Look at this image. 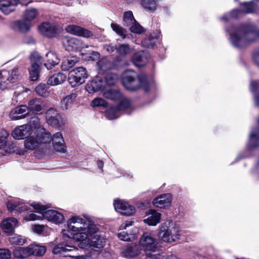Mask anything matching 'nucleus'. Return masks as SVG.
Listing matches in <instances>:
<instances>
[{"label": "nucleus", "mask_w": 259, "mask_h": 259, "mask_svg": "<svg viewBox=\"0 0 259 259\" xmlns=\"http://www.w3.org/2000/svg\"><path fill=\"white\" fill-rule=\"evenodd\" d=\"M49 124L56 127H60L63 124V118L58 113L56 115V117H55L53 120H52V122H50Z\"/></svg>", "instance_id": "nucleus-55"}, {"label": "nucleus", "mask_w": 259, "mask_h": 259, "mask_svg": "<svg viewBox=\"0 0 259 259\" xmlns=\"http://www.w3.org/2000/svg\"><path fill=\"white\" fill-rule=\"evenodd\" d=\"M18 222L15 218H8L2 223V227L4 232L7 233H12L14 229L18 226Z\"/></svg>", "instance_id": "nucleus-27"}, {"label": "nucleus", "mask_w": 259, "mask_h": 259, "mask_svg": "<svg viewBox=\"0 0 259 259\" xmlns=\"http://www.w3.org/2000/svg\"><path fill=\"white\" fill-rule=\"evenodd\" d=\"M13 255L15 257L18 258H24L30 256V252L28 246L26 247H18L13 251Z\"/></svg>", "instance_id": "nucleus-38"}, {"label": "nucleus", "mask_w": 259, "mask_h": 259, "mask_svg": "<svg viewBox=\"0 0 259 259\" xmlns=\"http://www.w3.org/2000/svg\"><path fill=\"white\" fill-rule=\"evenodd\" d=\"M104 97L111 100H116L121 98V93L118 90L110 89L105 91L103 94Z\"/></svg>", "instance_id": "nucleus-39"}, {"label": "nucleus", "mask_w": 259, "mask_h": 259, "mask_svg": "<svg viewBox=\"0 0 259 259\" xmlns=\"http://www.w3.org/2000/svg\"><path fill=\"white\" fill-rule=\"evenodd\" d=\"M90 242L88 244L86 245L84 247L88 245H90L93 249H100L103 247L106 243V238L101 235L98 234L95 235L91 239H90Z\"/></svg>", "instance_id": "nucleus-28"}, {"label": "nucleus", "mask_w": 259, "mask_h": 259, "mask_svg": "<svg viewBox=\"0 0 259 259\" xmlns=\"http://www.w3.org/2000/svg\"><path fill=\"white\" fill-rule=\"evenodd\" d=\"M253 59L255 63L259 66V48L254 51Z\"/></svg>", "instance_id": "nucleus-62"}, {"label": "nucleus", "mask_w": 259, "mask_h": 259, "mask_svg": "<svg viewBox=\"0 0 259 259\" xmlns=\"http://www.w3.org/2000/svg\"><path fill=\"white\" fill-rule=\"evenodd\" d=\"M28 247L30 252V256L31 255L42 256L46 251V248L44 246H40L36 244H30L28 246Z\"/></svg>", "instance_id": "nucleus-37"}, {"label": "nucleus", "mask_w": 259, "mask_h": 259, "mask_svg": "<svg viewBox=\"0 0 259 259\" xmlns=\"http://www.w3.org/2000/svg\"><path fill=\"white\" fill-rule=\"evenodd\" d=\"M118 79V76L115 73H108L105 77V81L109 85H113Z\"/></svg>", "instance_id": "nucleus-47"}, {"label": "nucleus", "mask_w": 259, "mask_h": 259, "mask_svg": "<svg viewBox=\"0 0 259 259\" xmlns=\"http://www.w3.org/2000/svg\"><path fill=\"white\" fill-rule=\"evenodd\" d=\"M119 110L117 107H112L106 111L105 115L108 119H116L119 116Z\"/></svg>", "instance_id": "nucleus-44"}, {"label": "nucleus", "mask_w": 259, "mask_h": 259, "mask_svg": "<svg viewBox=\"0 0 259 259\" xmlns=\"http://www.w3.org/2000/svg\"><path fill=\"white\" fill-rule=\"evenodd\" d=\"M113 204L115 209L123 215L130 216L135 212V207L123 200H115Z\"/></svg>", "instance_id": "nucleus-14"}, {"label": "nucleus", "mask_w": 259, "mask_h": 259, "mask_svg": "<svg viewBox=\"0 0 259 259\" xmlns=\"http://www.w3.org/2000/svg\"><path fill=\"white\" fill-rule=\"evenodd\" d=\"M31 23L25 20L17 21L15 23V27L22 32H27L31 27Z\"/></svg>", "instance_id": "nucleus-41"}, {"label": "nucleus", "mask_w": 259, "mask_h": 259, "mask_svg": "<svg viewBox=\"0 0 259 259\" xmlns=\"http://www.w3.org/2000/svg\"><path fill=\"white\" fill-rule=\"evenodd\" d=\"M78 62L76 56H70L64 59L61 64V69L63 71H68Z\"/></svg>", "instance_id": "nucleus-35"}, {"label": "nucleus", "mask_w": 259, "mask_h": 259, "mask_svg": "<svg viewBox=\"0 0 259 259\" xmlns=\"http://www.w3.org/2000/svg\"><path fill=\"white\" fill-rule=\"evenodd\" d=\"M259 88V81H251L250 90L252 92H255Z\"/></svg>", "instance_id": "nucleus-59"}, {"label": "nucleus", "mask_w": 259, "mask_h": 259, "mask_svg": "<svg viewBox=\"0 0 259 259\" xmlns=\"http://www.w3.org/2000/svg\"><path fill=\"white\" fill-rule=\"evenodd\" d=\"M28 113L27 106L23 105L13 109L10 113V117L12 120H19L25 118Z\"/></svg>", "instance_id": "nucleus-22"}, {"label": "nucleus", "mask_w": 259, "mask_h": 259, "mask_svg": "<svg viewBox=\"0 0 259 259\" xmlns=\"http://www.w3.org/2000/svg\"><path fill=\"white\" fill-rule=\"evenodd\" d=\"M36 93L41 96L46 97L48 96V87L45 84H39L35 88Z\"/></svg>", "instance_id": "nucleus-51"}, {"label": "nucleus", "mask_w": 259, "mask_h": 259, "mask_svg": "<svg viewBox=\"0 0 259 259\" xmlns=\"http://www.w3.org/2000/svg\"><path fill=\"white\" fill-rule=\"evenodd\" d=\"M131 103L127 99H124L122 100L119 105L117 107L119 111L126 109L130 107Z\"/></svg>", "instance_id": "nucleus-57"}, {"label": "nucleus", "mask_w": 259, "mask_h": 259, "mask_svg": "<svg viewBox=\"0 0 259 259\" xmlns=\"http://www.w3.org/2000/svg\"><path fill=\"white\" fill-rule=\"evenodd\" d=\"M111 26L112 29L119 35L123 37H125L126 32L121 26L114 23H112Z\"/></svg>", "instance_id": "nucleus-54"}, {"label": "nucleus", "mask_w": 259, "mask_h": 259, "mask_svg": "<svg viewBox=\"0 0 259 259\" xmlns=\"http://www.w3.org/2000/svg\"><path fill=\"white\" fill-rule=\"evenodd\" d=\"M98 65L103 71H106L112 67L111 62L106 58L100 60L98 62Z\"/></svg>", "instance_id": "nucleus-46"}, {"label": "nucleus", "mask_w": 259, "mask_h": 259, "mask_svg": "<svg viewBox=\"0 0 259 259\" xmlns=\"http://www.w3.org/2000/svg\"><path fill=\"white\" fill-rule=\"evenodd\" d=\"M76 97L77 95L73 93L66 96L61 101L60 108L63 110L71 108Z\"/></svg>", "instance_id": "nucleus-32"}, {"label": "nucleus", "mask_w": 259, "mask_h": 259, "mask_svg": "<svg viewBox=\"0 0 259 259\" xmlns=\"http://www.w3.org/2000/svg\"><path fill=\"white\" fill-rule=\"evenodd\" d=\"M20 73L18 67L14 68L11 71L8 72L6 70H2L0 72V79H5L7 78V80L14 82L17 81L19 77Z\"/></svg>", "instance_id": "nucleus-25"}, {"label": "nucleus", "mask_w": 259, "mask_h": 259, "mask_svg": "<svg viewBox=\"0 0 259 259\" xmlns=\"http://www.w3.org/2000/svg\"><path fill=\"white\" fill-rule=\"evenodd\" d=\"M9 241L12 244L23 245L25 242V239L20 235L14 234L9 237Z\"/></svg>", "instance_id": "nucleus-45"}, {"label": "nucleus", "mask_w": 259, "mask_h": 259, "mask_svg": "<svg viewBox=\"0 0 259 259\" xmlns=\"http://www.w3.org/2000/svg\"><path fill=\"white\" fill-rule=\"evenodd\" d=\"M180 232L179 226L175 222L168 221L160 226L158 235L163 241L173 242L179 239Z\"/></svg>", "instance_id": "nucleus-4"}, {"label": "nucleus", "mask_w": 259, "mask_h": 259, "mask_svg": "<svg viewBox=\"0 0 259 259\" xmlns=\"http://www.w3.org/2000/svg\"><path fill=\"white\" fill-rule=\"evenodd\" d=\"M62 44L66 50L68 51H80L83 48H88L80 39L74 37H65Z\"/></svg>", "instance_id": "nucleus-11"}, {"label": "nucleus", "mask_w": 259, "mask_h": 259, "mask_svg": "<svg viewBox=\"0 0 259 259\" xmlns=\"http://www.w3.org/2000/svg\"><path fill=\"white\" fill-rule=\"evenodd\" d=\"M41 33L48 37H53L57 33V28L55 24L44 23L39 27Z\"/></svg>", "instance_id": "nucleus-21"}, {"label": "nucleus", "mask_w": 259, "mask_h": 259, "mask_svg": "<svg viewBox=\"0 0 259 259\" xmlns=\"http://www.w3.org/2000/svg\"><path fill=\"white\" fill-rule=\"evenodd\" d=\"M66 76L63 73L58 72L50 75L48 79L49 85L54 86L63 83L66 80Z\"/></svg>", "instance_id": "nucleus-31"}, {"label": "nucleus", "mask_w": 259, "mask_h": 259, "mask_svg": "<svg viewBox=\"0 0 259 259\" xmlns=\"http://www.w3.org/2000/svg\"><path fill=\"white\" fill-rule=\"evenodd\" d=\"M30 122V121L29 122ZM36 131V128L32 126V124H24L16 127L12 133V137L15 139H23L30 136L33 130Z\"/></svg>", "instance_id": "nucleus-13"}, {"label": "nucleus", "mask_w": 259, "mask_h": 259, "mask_svg": "<svg viewBox=\"0 0 259 259\" xmlns=\"http://www.w3.org/2000/svg\"><path fill=\"white\" fill-rule=\"evenodd\" d=\"M39 213V215H36L33 213H28L25 216L24 220L27 221H32L43 219L42 213Z\"/></svg>", "instance_id": "nucleus-53"}, {"label": "nucleus", "mask_w": 259, "mask_h": 259, "mask_svg": "<svg viewBox=\"0 0 259 259\" xmlns=\"http://www.w3.org/2000/svg\"><path fill=\"white\" fill-rule=\"evenodd\" d=\"M77 248L65 243H59L54 246L53 252L54 254L63 257H74V252H77Z\"/></svg>", "instance_id": "nucleus-12"}, {"label": "nucleus", "mask_w": 259, "mask_h": 259, "mask_svg": "<svg viewBox=\"0 0 259 259\" xmlns=\"http://www.w3.org/2000/svg\"><path fill=\"white\" fill-rule=\"evenodd\" d=\"M100 57V54L97 52H92L91 54V56L89 57V60L95 61L99 59Z\"/></svg>", "instance_id": "nucleus-61"}, {"label": "nucleus", "mask_w": 259, "mask_h": 259, "mask_svg": "<svg viewBox=\"0 0 259 259\" xmlns=\"http://www.w3.org/2000/svg\"><path fill=\"white\" fill-rule=\"evenodd\" d=\"M65 30L70 34L84 37H89L93 35L92 32L89 30L75 25H68Z\"/></svg>", "instance_id": "nucleus-17"}, {"label": "nucleus", "mask_w": 259, "mask_h": 259, "mask_svg": "<svg viewBox=\"0 0 259 259\" xmlns=\"http://www.w3.org/2000/svg\"><path fill=\"white\" fill-rule=\"evenodd\" d=\"M30 123L36 128L34 133L37 134V139L39 141L40 145L50 142L52 140L51 134L42 127L40 120L37 117H32L30 119Z\"/></svg>", "instance_id": "nucleus-8"}, {"label": "nucleus", "mask_w": 259, "mask_h": 259, "mask_svg": "<svg viewBox=\"0 0 259 259\" xmlns=\"http://www.w3.org/2000/svg\"><path fill=\"white\" fill-rule=\"evenodd\" d=\"M116 51L120 55H125L130 53L132 52V49L128 44H121L116 48Z\"/></svg>", "instance_id": "nucleus-49"}, {"label": "nucleus", "mask_w": 259, "mask_h": 259, "mask_svg": "<svg viewBox=\"0 0 259 259\" xmlns=\"http://www.w3.org/2000/svg\"><path fill=\"white\" fill-rule=\"evenodd\" d=\"M16 0H0V10L5 15H8L15 10L17 5Z\"/></svg>", "instance_id": "nucleus-24"}, {"label": "nucleus", "mask_w": 259, "mask_h": 259, "mask_svg": "<svg viewBox=\"0 0 259 259\" xmlns=\"http://www.w3.org/2000/svg\"><path fill=\"white\" fill-rule=\"evenodd\" d=\"M9 133L7 131L2 130L0 131V149L5 148L7 143V138Z\"/></svg>", "instance_id": "nucleus-48"}, {"label": "nucleus", "mask_w": 259, "mask_h": 259, "mask_svg": "<svg viewBox=\"0 0 259 259\" xmlns=\"http://www.w3.org/2000/svg\"><path fill=\"white\" fill-rule=\"evenodd\" d=\"M241 12L238 10H233L229 14V16L232 18H237L240 16Z\"/></svg>", "instance_id": "nucleus-63"}, {"label": "nucleus", "mask_w": 259, "mask_h": 259, "mask_svg": "<svg viewBox=\"0 0 259 259\" xmlns=\"http://www.w3.org/2000/svg\"><path fill=\"white\" fill-rule=\"evenodd\" d=\"M140 252L139 245L133 243L123 246L121 251L122 255L128 258L136 257L140 254Z\"/></svg>", "instance_id": "nucleus-18"}, {"label": "nucleus", "mask_w": 259, "mask_h": 259, "mask_svg": "<svg viewBox=\"0 0 259 259\" xmlns=\"http://www.w3.org/2000/svg\"><path fill=\"white\" fill-rule=\"evenodd\" d=\"M241 11L243 13H251L255 12L257 9L256 5L253 2L244 3L241 5Z\"/></svg>", "instance_id": "nucleus-40"}, {"label": "nucleus", "mask_w": 259, "mask_h": 259, "mask_svg": "<svg viewBox=\"0 0 259 259\" xmlns=\"http://www.w3.org/2000/svg\"><path fill=\"white\" fill-rule=\"evenodd\" d=\"M158 40L157 35L153 32L147 35L142 41V46L147 48H153Z\"/></svg>", "instance_id": "nucleus-34"}, {"label": "nucleus", "mask_w": 259, "mask_h": 259, "mask_svg": "<svg viewBox=\"0 0 259 259\" xmlns=\"http://www.w3.org/2000/svg\"><path fill=\"white\" fill-rule=\"evenodd\" d=\"M58 113L57 111L53 108H51L48 110L46 113L47 123L49 124L50 122H52V120H53L55 117H56V115Z\"/></svg>", "instance_id": "nucleus-50"}, {"label": "nucleus", "mask_w": 259, "mask_h": 259, "mask_svg": "<svg viewBox=\"0 0 259 259\" xmlns=\"http://www.w3.org/2000/svg\"><path fill=\"white\" fill-rule=\"evenodd\" d=\"M31 67L29 68L30 77L31 80H36L39 76V65L42 62V58L39 53L34 52L30 56Z\"/></svg>", "instance_id": "nucleus-10"}, {"label": "nucleus", "mask_w": 259, "mask_h": 259, "mask_svg": "<svg viewBox=\"0 0 259 259\" xmlns=\"http://www.w3.org/2000/svg\"><path fill=\"white\" fill-rule=\"evenodd\" d=\"M67 226L68 230H64L62 231L64 240L68 241V239H71L80 242L79 246L81 248H84L89 243V236H92L98 231L95 224L78 216L70 218L67 222Z\"/></svg>", "instance_id": "nucleus-1"}, {"label": "nucleus", "mask_w": 259, "mask_h": 259, "mask_svg": "<svg viewBox=\"0 0 259 259\" xmlns=\"http://www.w3.org/2000/svg\"><path fill=\"white\" fill-rule=\"evenodd\" d=\"M104 88V81L99 77H96L93 79L86 86V90L92 93L98 92Z\"/></svg>", "instance_id": "nucleus-23"}, {"label": "nucleus", "mask_w": 259, "mask_h": 259, "mask_svg": "<svg viewBox=\"0 0 259 259\" xmlns=\"http://www.w3.org/2000/svg\"><path fill=\"white\" fill-rule=\"evenodd\" d=\"M38 138L31 137L24 141V146L26 149L33 150L38 148L40 146V143L38 140Z\"/></svg>", "instance_id": "nucleus-36"}, {"label": "nucleus", "mask_w": 259, "mask_h": 259, "mask_svg": "<svg viewBox=\"0 0 259 259\" xmlns=\"http://www.w3.org/2000/svg\"><path fill=\"white\" fill-rule=\"evenodd\" d=\"M171 200L172 197L170 194H163L154 198L152 203L156 207L165 208L170 205Z\"/></svg>", "instance_id": "nucleus-15"}, {"label": "nucleus", "mask_w": 259, "mask_h": 259, "mask_svg": "<svg viewBox=\"0 0 259 259\" xmlns=\"http://www.w3.org/2000/svg\"><path fill=\"white\" fill-rule=\"evenodd\" d=\"M136 21L131 11H127L124 13L123 15V24L125 26L128 27L130 28V26L134 23H135Z\"/></svg>", "instance_id": "nucleus-42"}, {"label": "nucleus", "mask_w": 259, "mask_h": 259, "mask_svg": "<svg viewBox=\"0 0 259 259\" xmlns=\"http://www.w3.org/2000/svg\"><path fill=\"white\" fill-rule=\"evenodd\" d=\"M92 105L94 107L102 106L107 107V103L103 99L98 98L94 99L92 101Z\"/></svg>", "instance_id": "nucleus-56"}, {"label": "nucleus", "mask_w": 259, "mask_h": 259, "mask_svg": "<svg viewBox=\"0 0 259 259\" xmlns=\"http://www.w3.org/2000/svg\"><path fill=\"white\" fill-rule=\"evenodd\" d=\"M46 57L47 58V61L44 64V65L48 70L52 69L60 62V60L57 55L53 52L50 51L48 52L46 54Z\"/></svg>", "instance_id": "nucleus-29"}, {"label": "nucleus", "mask_w": 259, "mask_h": 259, "mask_svg": "<svg viewBox=\"0 0 259 259\" xmlns=\"http://www.w3.org/2000/svg\"><path fill=\"white\" fill-rule=\"evenodd\" d=\"M104 48L109 53H112L115 49V46L112 45H107Z\"/></svg>", "instance_id": "nucleus-64"}, {"label": "nucleus", "mask_w": 259, "mask_h": 259, "mask_svg": "<svg viewBox=\"0 0 259 259\" xmlns=\"http://www.w3.org/2000/svg\"><path fill=\"white\" fill-rule=\"evenodd\" d=\"M7 208L9 211L16 210L21 212L28 209V206L25 203L17 200H12L9 201L7 203Z\"/></svg>", "instance_id": "nucleus-30"}, {"label": "nucleus", "mask_w": 259, "mask_h": 259, "mask_svg": "<svg viewBox=\"0 0 259 259\" xmlns=\"http://www.w3.org/2000/svg\"><path fill=\"white\" fill-rule=\"evenodd\" d=\"M31 206L37 213H42L43 219L55 224L62 223L64 221V217L62 213L55 210H47L50 207L48 205H41L39 203L33 202Z\"/></svg>", "instance_id": "nucleus-5"}, {"label": "nucleus", "mask_w": 259, "mask_h": 259, "mask_svg": "<svg viewBox=\"0 0 259 259\" xmlns=\"http://www.w3.org/2000/svg\"><path fill=\"white\" fill-rule=\"evenodd\" d=\"M147 218L144 219V222L150 226H155L160 222L161 214L153 209H150L147 214Z\"/></svg>", "instance_id": "nucleus-26"}, {"label": "nucleus", "mask_w": 259, "mask_h": 259, "mask_svg": "<svg viewBox=\"0 0 259 259\" xmlns=\"http://www.w3.org/2000/svg\"><path fill=\"white\" fill-rule=\"evenodd\" d=\"M122 82L124 87L129 90H136L140 87L142 88L146 92L149 90V84L147 76L143 74L138 76L132 70H128L123 73Z\"/></svg>", "instance_id": "nucleus-3"}, {"label": "nucleus", "mask_w": 259, "mask_h": 259, "mask_svg": "<svg viewBox=\"0 0 259 259\" xmlns=\"http://www.w3.org/2000/svg\"><path fill=\"white\" fill-rule=\"evenodd\" d=\"M130 30L132 32L141 34L144 32V28L136 21L130 26Z\"/></svg>", "instance_id": "nucleus-52"}, {"label": "nucleus", "mask_w": 259, "mask_h": 259, "mask_svg": "<svg viewBox=\"0 0 259 259\" xmlns=\"http://www.w3.org/2000/svg\"><path fill=\"white\" fill-rule=\"evenodd\" d=\"M11 256V251L7 249H0V259H10Z\"/></svg>", "instance_id": "nucleus-58"}, {"label": "nucleus", "mask_w": 259, "mask_h": 259, "mask_svg": "<svg viewBox=\"0 0 259 259\" xmlns=\"http://www.w3.org/2000/svg\"><path fill=\"white\" fill-rule=\"evenodd\" d=\"M133 222H125L120 226V232L118 233V238L125 241H133L137 237L138 229L136 227L132 228L131 230L125 231L127 227L132 225Z\"/></svg>", "instance_id": "nucleus-9"}, {"label": "nucleus", "mask_w": 259, "mask_h": 259, "mask_svg": "<svg viewBox=\"0 0 259 259\" xmlns=\"http://www.w3.org/2000/svg\"><path fill=\"white\" fill-rule=\"evenodd\" d=\"M228 31L231 44L236 48L245 47L259 38V30L255 31L254 26L250 24L232 26Z\"/></svg>", "instance_id": "nucleus-2"}, {"label": "nucleus", "mask_w": 259, "mask_h": 259, "mask_svg": "<svg viewBox=\"0 0 259 259\" xmlns=\"http://www.w3.org/2000/svg\"><path fill=\"white\" fill-rule=\"evenodd\" d=\"M38 12L36 9L31 8L25 11L23 18L25 20L30 22L33 20L37 15Z\"/></svg>", "instance_id": "nucleus-43"}, {"label": "nucleus", "mask_w": 259, "mask_h": 259, "mask_svg": "<svg viewBox=\"0 0 259 259\" xmlns=\"http://www.w3.org/2000/svg\"><path fill=\"white\" fill-rule=\"evenodd\" d=\"M28 110L36 114H40L46 107V103L39 98L30 100L28 103Z\"/></svg>", "instance_id": "nucleus-19"}, {"label": "nucleus", "mask_w": 259, "mask_h": 259, "mask_svg": "<svg viewBox=\"0 0 259 259\" xmlns=\"http://www.w3.org/2000/svg\"><path fill=\"white\" fill-rule=\"evenodd\" d=\"M52 142L55 150L59 152L64 153L66 147L65 145L64 140L61 133H57L53 135Z\"/></svg>", "instance_id": "nucleus-20"}, {"label": "nucleus", "mask_w": 259, "mask_h": 259, "mask_svg": "<svg viewBox=\"0 0 259 259\" xmlns=\"http://www.w3.org/2000/svg\"><path fill=\"white\" fill-rule=\"evenodd\" d=\"M140 243L147 251L151 252L147 253L146 255L151 259H163V256L159 253H154L157 249V242L150 234L144 233L140 240Z\"/></svg>", "instance_id": "nucleus-6"}, {"label": "nucleus", "mask_w": 259, "mask_h": 259, "mask_svg": "<svg viewBox=\"0 0 259 259\" xmlns=\"http://www.w3.org/2000/svg\"><path fill=\"white\" fill-rule=\"evenodd\" d=\"M259 145V133L258 129L251 131L247 147L249 150H252Z\"/></svg>", "instance_id": "nucleus-33"}, {"label": "nucleus", "mask_w": 259, "mask_h": 259, "mask_svg": "<svg viewBox=\"0 0 259 259\" xmlns=\"http://www.w3.org/2000/svg\"><path fill=\"white\" fill-rule=\"evenodd\" d=\"M88 76V72L85 68L76 67L69 72L68 81L72 87H75L83 83Z\"/></svg>", "instance_id": "nucleus-7"}, {"label": "nucleus", "mask_w": 259, "mask_h": 259, "mask_svg": "<svg viewBox=\"0 0 259 259\" xmlns=\"http://www.w3.org/2000/svg\"><path fill=\"white\" fill-rule=\"evenodd\" d=\"M149 54L146 51H139L134 54L132 57L133 63L138 67L144 66L148 62Z\"/></svg>", "instance_id": "nucleus-16"}, {"label": "nucleus", "mask_w": 259, "mask_h": 259, "mask_svg": "<svg viewBox=\"0 0 259 259\" xmlns=\"http://www.w3.org/2000/svg\"><path fill=\"white\" fill-rule=\"evenodd\" d=\"M33 230L34 232L40 234L44 230V226L39 225H35L33 227Z\"/></svg>", "instance_id": "nucleus-60"}]
</instances>
